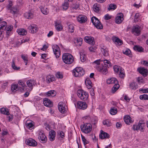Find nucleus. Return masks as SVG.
I'll list each match as a JSON object with an SVG mask.
<instances>
[{
  "mask_svg": "<svg viewBox=\"0 0 148 148\" xmlns=\"http://www.w3.org/2000/svg\"><path fill=\"white\" fill-rule=\"evenodd\" d=\"M102 62L103 60H97L93 62L92 64L98 71L104 75H106L108 72L107 69L102 65H101L100 62Z\"/></svg>",
  "mask_w": 148,
  "mask_h": 148,
  "instance_id": "1",
  "label": "nucleus"
},
{
  "mask_svg": "<svg viewBox=\"0 0 148 148\" xmlns=\"http://www.w3.org/2000/svg\"><path fill=\"white\" fill-rule=\"evenodd\" d=\"M62 59L64 62L66 64H70L73 61V56L69 53H64L63 54Z\"/></svg>",
  "mask_w": 148,
  "mask_h": 148,
  "instance_id": "2",
  "label": "nucleus"
},
{
  "mask_svg": "<svg viewBox=\"0 0 148 148\" xmlns=\"http://www.w3.org/2000/svg\"><path fill=\"white\" fill-rule=\"evenodd\" d=\"M80 128L82 132L85 134H88L92 131V125L90 123H87L82 125Z\"/></svg>",
  "mask_w": 148,
  "mask_h": 148,
  "instance_id": "3",
  "label": "nucleus"
},
{
  "mask_svg": "<svg viewBox=\"0 0 148 148\" xmlns=\"http://www.w3.org/2000/svg\"><path fill=\"white\" fill-rule=\"evenodd\" d=\"M77 93L78 97L81 100L86 101L88 98V95L87 92L82 90H78Z\"/></svg>",
  "mask_w": 148,
  "mask_h": 148,
  "instance_id": "4",
  "label": "nucleus"
},
{
  "mask_svg": "<svg viewBox=\"0 0 148 148\" xmlns=\"http://www.w3.org/2000/svg\"><path fill=\"white\" fill-rule=\"evenodd\" d=\"M84 74V70L80 67H76L73 70V75L75 77L82 76Z\"/></svg>",
  "mask_w": 148,
  "mask_h": 148,
  "instance_id": "5",
  "label": "nucleus"
},
{
  "mask_svg": "<svg viewBox=\"0 0 148 148\" xmlns=\"http://www.w3.org/2000/svg\"><path fill=\"white\" fill-rule=\"evenodd\" d=\"M91 21L97 28L99 29H102L103 25L97 18L95 16H93L91 18Z\"/></svg>",
  "mask_w": 148,
  "mask_h": 148,
  "instance_id": "6",
  "label": "nucleus"
},
{
  "mask_svg": "<svg viewBox=\"0 0 148 148\" xmlns=\"http://www.w3.org/2000/svg\"><path fill=\"white\" fill-rule=\"evenodd\" d=\"M145 125V123L143 121H139L138 125H134L133 127V129L134 130H139L141 132H143V127Z\"/></svg>",
  "mask_w": 148,
  "mask_h": 148,
  "instance_id": "7",
  "label": "nucleus"
},
{
  "mask_svg": "<svg viewBox=\"0 0 148 148\" xmlns=\"http://www.w3.org/2000/svg\"><path fill=\"white\" fill-rule=\"evenodd\" d=\"M27 85V88H25V90L27 91H30L33 89V87L36 84L35 81L33 79H31L28 80L26 82Z\"/></svg>",
  "mask_w": 148,
  "mask_h": 148,
  "instance_id": "8",
  "label": "nucleus"
},
{
  "mask_svg": "<svg viewBox=\"0 0 148 148\" xmlns=\"http://www.w3.org/2000/svg\"><path fill=\"white\" fill-rule=\"evenodd\" d=\"M2 19L0 18V37L2 38L3 36L2 35V32L5 30L7 26V23L5 21L1 22Z\"/></svg>",
  "mask_w": 148,
  "mask_h": 148,
  "instance_id": "9",
  "label": "nucleus"
},
{
  "mask_svg": "<svg viewBox=\"0 0 148 148\" xmlns=\"http://www.w3.org/2000/svg\"><path fill=\"white\" fill-rule=\"evenodd\" d=\"M52 49L54 54L56 56V58H58L60 55V51L58 45H55L52 46Z\"/></svg>",
  "mask_w": 148,
  "mask_h": 148,
  "instance_id": "10",
  "label": "nucleus"
},
{
  "mask_svg": "<svg viewBox=\"0 0 148 148\" xmlns=\"http://www.w3.org/2000/svg\"><path fill=\"white\" fill-rule=\"evenodd\" d=\"M124 15L122 13L118 14L115 18V22L117 24L121 23L124 20Z\"/></svg>",
  "mask_w": 148,
  "mask_h": 148,
  "instance_id": "11",
  "label": "nucleus"
},
{
  "mask_svg": "<svg viewBox=\"0 0 148 148\" xmlns=\"http://www.w3.org/2000/svg\"><path fill=\"white\" fill-rule=\"evenodd\" d=\"M38 134V138L40 141L42 143L45 142L47 140V139L43 132L41 130H39Z\"/></svg>",
  "mask_w": 148,
  "mask_h": 148,
  "instance_id": "12",
  "label": "nucleus"
},
{
  "mask_svg": "<svg viewBox=\"0 0 148 148\" xmlns=\"http://www.w3.org/2000/svg\"><path fill=\"white\" fill-rule=\"evenodd\" d=\"M58 108L59 111L62 113H64L67 109V106L63 102H60L58 104Z\"/></svg>",
  "mask_w": 148,
  "mask_h": 148,
  "instance_id": "13",
  "label": "nucleus"
},
{
  "mask_svg": "<svg viewBox=\"0 0 148 148\" xmlns=\"http://www.w3.org/2000/svg\"><path fill=\"white\" fill-rule=\"evenodd\" d=\"M77 105L78 108L82 110L85 109L87 107V105L85 102L78 101L77 103Z\"/></svg>",
  "mask_w": 148,
  "mask_h": 148,
  "instance_id": "14",
  "label": "nucleus"
},
{
  "mask_svg": "<svg viewBox=\"0 0 148 148\" xmlns=\"http://www.w3.org/2000/svg\"><path fill=\"white\" fill-rule=\"evenodd\" d=\"M26 144L30 146H36L37 145V143L36 141L33 139L29 138L27 139L25 141Z\"/></svg>",
  "mask_w": 148,
  "mask_h": 148,
  "instance_id": "15",
  "label": "nucleus"
},
{
  "mask_svg": "<svg viewBox=\"0 0 148 148\" xmlns=\"http://www.w3.org/2000/svg\"><path fill=\"white\" fill-rule=\"evenodd\" d=\"M84 40L86 42L91 45H93L95 43L94 38L91 36H86L85 37Z\"/></svg>",
  "mask_w": 148,
  "mask_h": 148,
  "instance_id": "16",
  "label": "nucleus"
},
{
  "mask_svg": "<svg viewBox=\"0 0 148 148\" xmlns=\"http://www.w3.org/2000/svg\"><path fill=\"white\" fill-rule=\"evenodd\" d=\"M77 20L80 23H82L87 21V17L84 15H80L77 17Z\"/></svg>",
  "mask_w": 148,
  "mask_h": 148,
  "instance_id": "17",
  "label": "nucleus"
},
{
  "mask_svg": "<svg viewBox=\"0 0 148 148\" xmlns=\"http://www.w3.org/2000/svg\"><path fill=\"white\" fill-rule=\"evenodd\" d=\"M132 32L135 35L138 36L140 32V27L137 25L134 26L132 28Z\"/></svg>",
  "mask_w": 148,
  "mask_h": 148,
  "instance_id": "18",
  "label": "nucleus"
},
{
  "mask_svg": "<svg viewBox=\"0 0 148 148\" xmlns=\"http://www.w3.org/2000/svg\"><path fill=\"white\" fill-rule=\"evenodd\" d=\"M124 120L125 123L128 125L132 123L134 121V120L128 115H126L124 116Z\"/></svg>",
  "mask_w": 148,
  "mask_h": 148,
  "instance_id": "19",
  "label": "nucleus"
},
{
  "mask_svg": "<svg viewBox=\"0 0 148 148\" xmlns=\"http://www.w3.org/2000/svg\"><path fill=\"white\" fill-rule=\"evenodd\" d=\"M67 25L66 28L68 31L71 33L74 32L75 30V25L73 24L70 23H68Z\"/></svg>",
  "mask_w": 148,
  "mask_h": 148,
  "instance_id": "20",
  "label": "nucleus"
},
{
  "mask_svg": "<svg viewBox=\"0 0 148 148\" xmlns=\"http://www.w3.org/2000/svg\"><path fill=\"white\" fill-rule=\"evenodd\" d=\"M113 42L116 45H120L123 44V41L118 37L113 36L112 37Z\"/></svg>",
  "mask_w": 148,
  "mask_h": 148,
  "instance_id": "21",
  "label": "nucleus"
},
{
  "mask_svg": "<svg viewBox=\"0 0 148 148\" xmlns=\"http://www.w3.org/2000/svg\"><path fill=\"white\" fill-rule=\"evenodd\" d=\"M43 103L44 105L47 107H50L52 106L51 101L48 99L45 98L43 99Z\"/></svg>",
  "mask_w": 148,
  "mask_h": 148,
  "instance_id": "22",
  "label": "nucleus"
},
{
  "mask_svg": "<svg viewBox=\"0 0 148 148\" xmlns=\"http://www.w3.org/2000/svg\"><path fill=\"white\" fill-rule=\"evenodd\" d=\"M138 70L140 73L144 76H147L148 71L146 69L143 67H140L138 68Z\"/></svg>",
  "mask_w": 148,
  "mask_h": 148,
  "instance_id": "23",
  "label": "nucleus"
},
{
  "mask_svg": "<svg viewBox=\"0 0 148 148\" xmlns=\"http://www.w3.org/2000/svg\"><path fill=\"white\" fill-rule=\"evenodd\" d=\"M106 82L108 84H116L118 83L117 80L114 77H111L108 79L106 81Z\"/></svg>",
  "mask_w": 148,
  "mask_h": 148,
  "instance_id": "24",
  "label": "nucleus"
},
{
  "mask_svg": "<svg viewBox=\"0 0 148 148\" xmlns=\"http://www.w3.org/2000/svg\"><path fill=\"white\" fill-rule=\"evenodd\" d=\"M99 137L102 139L104 138H109V134L103 131H101V134L99 135Z\"/></svg>",
  "mask_w": 148,
  "mask_h": 148,
  "instance_id": "25",
  "label": "nucleus"
},
{
  "mask_svg": "<svg viewBox=\"0 0 148 148\" xmlns=\"http://www.w3.org/2000/svg\"><path fill=\"white\" fill-rule=\"evenodd\" d=\"M40 10L42 13L45 15H47L49 13V9L45 6H41L40 7Z\"/></svg>",
  "mask_w": 148,
  "mask_h": 148,
  "instance_id": "26",
  "label": "nucleus"
},
{
  "mask_svg": "<svg viewBox=\"0 0 148 148\" xmlns=\"http://www.w3.org/2000/svg\"><path fill=\"white\" fill-rule=\"evenodd\" d=\"M28 28L31 30L32 32L33 33H36L38 29L37 26L34 24L31 25Z\"/></svg>",
  "mask_w": 148,
  "mask_h": 148,
  "instance_id": "27",
  "label": "nucleus"
},
{
  "mask_svg": "<svg viewBox=\"0 0 148 148\" xmlns=\"http://www.w3.org/2000/svg\"><path fill=\"white\" fill-rule=\"evenodd\" d=\"M56 136V132L53 131L51 130L49 132V138L50 140L51 141L53 140L55 138Z\"/></svg>",
  "mask_w": 148,
  "mask_h": 148,
  "instance_id": "28",
  "label": "nucleus"
},
{
  "mask_svg": "<svg viewBox=\"0 0 148 148\" xmlns=\"http://www.w3.org/2000/svg\"><path fill=\"white\" fill-rule=\"evenodd\" d=\"M83 40L81 38H77L75 40L74 43L77 46H80L82 44Z\"/></svg>",
  "mask_w": 148,
  "mask_h": 148,
  "instance_id": "29",
  "label": "nucleus"
},
{
  "mask_svg": "<svg viewBox=\"0 0 148 148\" xmlns=\"http://www.w3.org/2000/svg\"><path fill=\"white\" fill-rule=\"evenodd\" d=\"M24 16L27 19H31L34 17V14L31 11H29L24 14Z\"/></svg>",
  "mask_w": 148,
  "mask_h": 148,
  "instance_id": "30",
  "label": "nucleus"
},
{
  "mask_svg": "<svg viewBox=\"0 0 148 148\" xmlns=\"http://www.w3.org/2000/svg\"><path fill=\"white\" fill-rule=\"evenodd\" d=\"M17 32L18 34L21 35H25L27 34L26 30L23 29H19L17 30Z\"/></svg>",
  "mask_w": 148,
  "mask_h": 148,
  "instance_id": "31",
  "label": "nucleus"
},
{
  "mask_svg": "<svg viewBox=\"0 0 148 148\" xmlns=\"http://www.w3.org/2000/svg\"><path fill=\"white\" fill-rule=\"evenodd\" d=\"M46 82L47 83H49L55 80L54 76L53 75H49L46 77Z\"/></svg>",
  "mask_w": 148,
  "mask_h": 148,
  "instance_id": "32",
  "label": "nucleus"
},
{
  "mask_svg": "<svg viewBox=\"0 0 148 148\" xmlns=\"http://www.w3.org/2000/svg\"><path fill=\"white\" fill-rule=\"evenodd\" d=\"M94 11L96 12H98L100 9V5L98 3L95 4L93 6Z\"/></svg>",
  "mask_w": 148,
  "mask_h": 148,
  "instance_id": "33",
  "label": "nucleus"
},
{
  "mask_svg": "<svg viewBox=\"0 0 148 148\" xmlns=\"http://www.w3.org/2000/svg\"><path fill=\"white\" fill-rule=\"evenodd\" d=\"M13 29V26L11 25H8L5 28V31L7 36H9L10 33V32Z\"/></svg>",
  "mask_w": 148,
  "mask_h": 148,
  "instance_id": "34",
  "label": "nucleus"
},
{
  "mask_svg": "<svg viewBox=\"0 0 148 148\" xmlns=\"http://www.w3.org/2000/svg\"><path fill=\"white\" fill-rule=\"evenodd\" d=\"M85 82L86 84L88 89H90L91 88L92 86L91 85V82L89 78H87L86 79L85 81Z\"/></svg>",
  "mask_w": 148,
  "mask_h": 148,
  "instance_id": "35",
  "label": "nucleus"
},
{
  "mask_svg": "<svg viewBox=\"0 0 148 148\" xmlns=\"http://www.w3.org/2000/svg\"><path fill=\"white\" fill-rule=\"evenodd\" d=\"M123 68L118 65H115L113 67V69L115 73H118Z\"/></svg>",
  "mask_w": 148,
  "mask_h": 148,
  "instance_id": "36",
  "label": "nucleus"
},
{
  "mask_svg": "<svg viewBox=\"0 0 148 148\" xmlns=\"http://www.w3.org/2000/svg\"><path fill=\"white\" fill-rule=\"evenodd\" d=\"M55 27L56 29L58 31L61 30L62 29L61 24L58 23L57 22L55 23Z\"/></svg>",
  "mask_w": 148,
  "mask_h": 148,
  "instance_id": "37",
  "label": "nucleus"
},
{
  "mask_svg": "<svg viewBox=\"0 0 148 148\" xmlns=\"http://www.w3.org/2000/svg\"><path fill=\"white\" fill-rule=\"evenodd\" d=\"M117 112V110L116 108L113 107L111 108L110 112V114L114 115L116 114Z\"/></svg>",
  "mask_w": 148,
  "mask_h": 148,
  "instance_id": "38",
  "label": "nucleus"
},
{
  "mask_svg": "<svg viewBox=\"0 0 148 148\" xmlns=\"http://www.w3.org/2000/svg\"><path fill=\"white\" fill-rule=\"evenodd\" d=\"M130 88L132 90H135L138 88L137 85L135 82H132L130 84Z\"/></svg>",
  "mask_w": 148,
  "mask_h": 148,
  "instance_id": "39",
  "label": "nucleus"
},
{
  "mask_svg": "<svg viewBox=\"0 0 148 148\" xmlns=\"http://www.w3.org/2000/svg\"><path fill=\"white\" fill-rule=\"evenodd\" d=\"M9 10L10 12L13 14L17 13L18 11V9L16 6H13Z\"/></svg>",
  "mask_w": 148,
  "mask_h": 148,
  "instance_id": "40",
  "label": "nucleus"
},
{
  "mask_svg": "<svg viewBox=\"0 0 148 148\" xmlns=\"http://www.w3.org/2000/svg\"><path fill=\"white\" fill-rule=\"evenodd\" d=\"M119 85L117 83L115 84L112 88V92L113 93H114L119 89Z\"/></svg>",
  "mask_w": 148,
  "mask_h": 148,
  "instance_id": "41",
  "label": "nucleus"
},
{
  "mask_svg": "<svg viewBox=\"0 0 148 148\" xmlns=\"http://www.w3.org/2000/svg\"><path fill=\"white\" fill-rule=\"evenodd\" d=\"M0 112L3 114H5L7 115L9 114V112L5 108H2L0 109Z\"/></svg>",
  "mask_w": 148,
  "mask_h": 148,
  "instance_id": "42",
  "label": "nucleus"
},
{
  "mask_svg": "<svg viewBox=\"0 0 148 148\" xmlns=\"http://www.w3.org/2000/svg\"><path fill=\"white\" fill-rule=\"evenodd\" d=\"M46 95L48 97H53L55 95V91L54 90L49 91L46 93Z\"/></svg>",
  "mask_w": 148,
  "mask_h": 148,
  "instance_id": "43",
  "label": "nucleus"
},
{
  "mask_svg": "<svg viewBox=\"0 0 148 148\" xmlns=\"http://www.w3.org/2000/svg\"><path fill=\"white\" fill-rule=\"evenodd\" d=\"M11 66L12 68L15 70H18L20 69L19 67H18L16 65L14 60H13L12 61Z\"/></svg>",
  "mask_w": 148,
  "mask_h": 148,
  "instance_id": "44",
  "label": "nucleus"
},
{
  "mask_svg": "<svg viewBox=\"0 0 148 148\" xmlns=\"http://www.w3.org/2000/svg\"><path fill=\"white\" fill-rule=\"evenodd\" d=\"M103 61L105 66L109 67L111 66V63L109 61L107 60H103Z\"/></svg>",
  "mask_w": 148,
  "mask_h": 148,
  "instance_id": "45",
  "label": "nucleus"
},
{
  "mask_svg": "<svg viewBox=\"0 0 148 148\" xmlns=\"http://www.w3.org/2000/svg\"><path fill=\"white\" fill-rule=\"evenodd\" d=\"M26 127L29 129H32L33 127V124L31 122H29L27 121L26 123Z\"/></svg>",
  "mask_w": 148,
  "mask_h": 148,
  "instance_id": "46",
  "label": "nucleus"
},
{
  "mask_svg": "<svg viewBox=\"0 0 148 148\" xmlns=\"http://www.w3.org/2000/svg\"><path fill=\"white\" fill-rule=\"evenodd\" d=\"M134 49L135 50L139 52H141L143 50V49L142 47L137 45L134 46Z\"/></svg>",
  "mask_w": 148,
  "mask_h": 148,
  "instance_id": "47",
  "label": "nucleus"
},
{
  "mask_svg": "<svg viewBox=\"0 0 148 148\" xmlns=\"http://www.w3.org/2000/svg\"><path fill=\"white\" fill-rule=\"evenodd\" d=\"M101 50L104 56H107L108 55V53L107 49L102 48L101 49Z\"/></svg>",
  "mask_w": 148,
  "mask_h": 148,
  "instance_id": "48",
  "label": "nucleus"
},
{
  "mask_svg": "<svg viewBox=\"0 0 148 148\" xmlns=\"http://www.w3.org/2000/svg\"><path fill=\"white\" fill-rule=\"evenodd\" d=\"M80 58L82 62H84L86 60V55L82 52L80 53Z\"/></svg>",
  "mask_w": 148,
  "mask_h": 148,
  "instance_id": "49",
  "label": "nucleus"
},
{
  "mask_svg": "<svg viewBox=\"0 0 148 148\" xmlns=\"http://www.w3.org/2000/svg\"><path fill=\"white\" fill-rule=\"evenodd\" d=\"M18 85L14 84L12 85L11 90L13 92H15L16 91L18 90Z\"/></svg>",
  "mask_w": 148,
  "mask_h": 148,
  "instance_id": "50",
  "label": "nucleus"
},
{
  "mask_svg": "<svg viewBox=\"0 0 148 148\" xmlns=\"http://www.w3.org/2000/svg\"><path fill=\"white\" fill-rule=\"evenodd\" d=\"M69 3L68 2H65L62 5V8L63 10H66L69 8Z\"/></svg>",
  "mask_w": 148,
  "mask_h": 148,
  "instance_id": "51",
  "label": "nucleus"
},
{
  "mask_svg": "<svg viewBox=\"0 0 148 148\" xmlns=\"http://www.w3.org/2000/svg\"><path fill=\"white\" fill-rule=\"evenodd\" d=\"M82 139L84 145H85L89 143V141L87 140L84 136L81 135Z\"/></svg>",
  "mask_w": 148,
  "mask_h": 148,
  "instance_id": "52",
  "label": "nucleus"
},
{
  "mask_svg": "<svg viewBox=\"0 0 148 148\" xmlns=\"http://www.w3.org/2000/svg\"><path fill=\"white\" fill-rule=\"evenodd\" d=\"M140 99L141 100H148V95L144 94L143 95H141L140 96Z\"/></svg>",
  "mask_w": 148,
  "mask_h": 148,
  "instance_id": "53",
  "label": "nucleus"
},
{
  "mask_svg": "<svg viewBox=\"0 0 148 148\" xmlns=\"http://www.w3.org/2000/svg\"><path fill=\"white\" fill-rule=\"evenodd\" d=\"M103 123V125H106L107 126H110L112 125L111 122L108 120H106L104 121Z\"/></svg>",
  "mask_w": 148,
  "mask_h": 148,
  "instance_id": "54",
  "label": "nucleus"
},
{
  "mask_svg": "<svg viewBox=\"0 0 148 148\" xmlns=\"http://www.w3.org/2000/svg\"><path fill=\"white\" fill-rule=\"evenodd\" d=\"M119 73V77L121 78H123L124 77L125 74H124V69H121Z\"/></svg>",
  "mask_w": 148,
  "mask_h": 148,
  "instance_id": "55",
  "label": "nucleus"
},
{
  "mask_svg": "<svg viewBox=\"0 0 148 148\" xmlns=\"http://www.w3.org/2000/svg\"><path fill=\"white\" fill-rule=\"evenodd\" d=\"M56 76L58 79H62L63 77V75L61 73L59 72H57L56 74Z\"/></svg>",
  "mask_w": 148,
  "mask_h": 148,
  "instance_id": "56",
  "label": "nucleus"
},
{
  "mask_svg": "<svg viewBox=\"0 0 148 148\" xmlns=\"http://www.w3.org/2000/svg\"><path fill=\"white\" fill-rule=\"evenodd\" d=\"M116 8V5H115L113 4H110L109 5V6L108 8V10H114Z\"/></svg>",
  "mask_w": 148,
  "mask_h": 148,
  "instance_id": "57",
  "label": "nucleus"
},
{
  "mask_svg": "<svg viewBox=\"0 0 148 148\" xmlns=\"http://www.w3.org/2000/svg\"><path fill=\"white\" fill-rule=\"evenodd\" d=\"M18 84L21 85V86L23 87V90H25V88H27V86H26L25 84L23 83V82L22 81H19L18 82Z\"/></svg>",
  "mask_w": 148,
  "mask_h": 148,
  "instance_id": "58",
  "label": "nucleus"
},
{
  "mask_svg": "<svg viewBox=\"0 0 148 148\" xmlns=\"http://www.w3.org/2000/svg\"><path fill=\"white\" fill-rule=\"evenodd\" d=\"M97 49V47L95 46H92L89 48V51L92 52H95Z\"/></svg>",
  "mask_w": 148,
  "mask_h": 148,
  "instance_id": "59",
  "label": "nucleus"
},
{
  "mask_svg": "<svg viewBox=\"0 0 148 148\" xmlns=\"http://www.w3.org/2000/svg\"><path fill=\"white\" fill-rule=\"evenodd\" d=\"M21 57L24 60V62L28 61V56L27 55H25L23 54H22L21 56Z\"/></svg>",
  "mask_w": 148,
  "mask_h": 148,
  "instance_id": "60",
  "label": "nucleus"
},
{
  "mask_svg": "<svg viewBox=\"0 0 148 148\" xmlns=\"http://www.w3.org/2000/svg\"><path fill=\"white\" fill-rule=\"evenodd\" d=\"M140 92H142L143 93H148V88H140L139 89Z\"/></svg>",
  "mask_w": 148,
  "mask_h": 148,
  "instance_id": "61",
  "label": "nucleus"
},
{
  "mask_svg": "<svg viewBox=\"0 0 148 148\" xmlns=\"http://www.w3.org/2000/svg\"><path fill=\"white\" fill-rule=\"evenodd\" d=\"M139 13H136L134 16V20L135 22L138 21V17H139Z\"/></svg>",
  "mask_w": 148,
  "mask_h": 148,
  "instance_id": "62",
  "label": "nucleus"
},
{
  "mask_svg": "<svg viewBox=\"0 0 148 148\" xmlns=\"http://www.w3.org/2000/svg\"><path fill=\"white\" fill-rule=\"evenodd\" d=\"M131 53V51L129 49H126L123 51V53L124 54L127 55H130Z\"/></svg>",
  "mask_w": 148,
  "mask_h": 148,
  "instance_id": "63",
  "label": "nucleus"
},
{
  "mask_svg": "<svg viewBox=\"0 0 148 148\" xmlns=\"http://www.w3.org/2000/svg\"><path fill=\"white\" fill-rule=\"evenodd\" d=\"M79 7V5L77 4H73L71 8L73 9H76Z\"/></svg>",
  "mask_w": 148,
  "mask_h": 148,
  "instance_id": "64",
  "label": "nucleus"
}]
</instances>
